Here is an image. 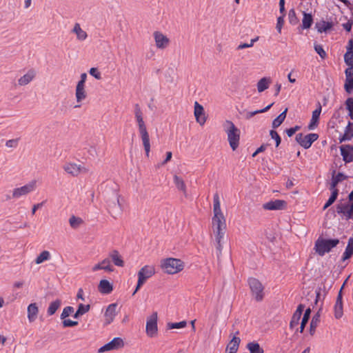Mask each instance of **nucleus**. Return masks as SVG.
I'll return each mask as SVG.
<instances>
[{"label":"nucleus","mask_w":353,"mask_h":353,"mask_svg":"<svg viewBox=\"0 0 353 353\" xmlns=\"http://www.w3.org/2000/svg\"><path fill=\"white\" fill-rule=\"evenodd\" d=\"M123 347V340L120 337H115L111 341L101 347L98 352L101 353L110 350H119Z\"/></svg>","instance_id":"14"},{"label":"nucleus","mask_w":353,"mask_h":353,"mask_svg":"<svg viewBox=\"0 0 353 353\" xmlns=\"http://www.w3.org/2000/svg\"><path fill=\"white\" fill-rule=\"evenodd\" d=\"M213 213L212 228L215 239H223L226 230V221L221 212L219 196L217 193L213 197Z\"/></svg>","instance_id":"1"},{"label":"nucleus","mask_w":353,"mask_h":353,"mask_svg":"<svg viewBox=\"0 0 353 353\" xmlns=\"http://www.w3.org/2000/svg\"><path fill=\"white\" fill-rule=\"evenodd\" d=\"M271 83L270 78L263 77L257 83V90L259 92H262L268 88Z\"/></svg>","instance_id":"31"},{"label":"nucleus","mask_w":353,"mask_h":353,"mask_svg":"<svg viewBox=\"0 0 353 353\" xmlns=\"http://www.w3.org/2000/svg\"><path fill=\"white\" fill-rule=\"evenodd\" d=\"M353 138V123L348 122L347 125L345 128V133L342 138L340 139V142L345 140H350Z\"/></svg>","instance_id":"30"},{"label":"nucleus","mask_w":353,"mask_h":353,"mask_svg":"<svg viewBox=\"0 0 353 353\" xmlns=\"http://www.w3.org/2000/svg\"><path fill=\"white\" fill-rule=\"evenodd\" d=\"M27 312L29 322H34L37 319L39 313V308L37 303H30L28 306Z\"/></svg>","instance_id":"22"},{"label":"nucleus","mask_w":353,"mask_h":353,"mask_svg":"<svg viewBox=\"0 0 353 353\" xmlns=\"http://www.w3.org/2000/svg\"><path fill=\"white\" fill-rule=\"evenodd\" d=\"M109 259H111L113 263L118 267H123L125 265L124 261L122 259V256L119 254V251L117 250H114L111 251L109 254Z\"/></svg>","instance_id":"21"},{"label":"nucleus","mask_w":353,"mask_h":353,"mask_svg":"<svg viewBox=\"0 0 353 353\" xmlns=\"http://www.w3.org/2000/svg\"><path fill=\"white\" fill-rule=\"evenodd\" d=\"M100 270H103L108 272H112L114 271V268L111 265V261L109 258L104 259L100 263L95 264L92 268L93 272H96Z\"/></svg>","instance_id":"19"},{"label":"nucleus","mask_w":353,"mask_h":353,"mask_svg":"<svg viewBox=\"0 0 353 353\" xmlns=\"http://www.w3.org/2000/svg\"><path fill=\"white\" fill-rule=\"evenodd\" d=\"M161 267L165 273L174 274L183 270L184 263L181 259L168 258L161 261Z\"/></svg>","instance_id":"5"},{"label":"nucleus","mask_w":353,"mask_h":353,"mask_svg":"<svg viewBox=\"0 0 353 353\" xmlns=\"http://www.w3.org/2000/svg\"><path fill=\"white\" fill-rule=\"evenodd\" d=\"M335 171L333 172L332 181L330 183V190L331 191H334V190H338L336 187L339 183L341 182L343 180L347 179V176L345 175L342 172H339L336 175H334Z\"/></svg>","instance_id":"24"},{"label":"nucleus","mask_w":353,"mask_h":353,"mask_svg":"<svg viewBox=\"0 0 353 353\" xmlns=\"http://www.w3.org/2000/svg\"><path fill=\"white\" fill-rule=\"evenodd\" d=\"M287 112H281V113L273 120L272 128H276L281 125L286 117Z\"/></svg>","instance_id":"38"},{"label":"nucleus","mask_w":353,"mask_h":353,"mask_svg":"<svg viewBox=\"0 0 353 353\" xmlns=\"http://www.w3.org/2000/svg\"><path fill=\"white\" fill-rule=\"evenodd\" d=\"M334 24L332 21L330 22L321 20L315 23V28L319 33L327 32L332 28Z\"/></svg>","instance_id":"23"},{"label":"nucleus","mask_w":353,"mask_h":353,"mask_svg":"<svg viewBox=\"0 0 353 353\" xmlns=\"http://www.w3.org/2000/svg\"><path fill=\"white\" fill-rule=\"evenodd\" d=\"M270 135L271 136V138L274 139L276 141V147H278L279 144L281 143V139L279 136V134L277 133L276 131L272 130L270 132Z\"/></svg>","instance_id":"52"},{"label":"nucleus","mask_w":353,"mask_h":353,"mask_svg":"<svg viewBox=\"0 0 353 353\" xmlns=\"http://www.w3.org/2000/svg\"><path fill=\"white\" fill-rule=\"evenodd\" d=\"M108 211L111 215L116 218L115 215H120L123 212V205L120 202V195L116 193L112 199L107 201Z\"/></svg>","instance_id":"9"},{"label":"nucleus","mask_w":353,"mask_h":353,"mask_svg":"<svg viewBox=\"0 0 353 353\" xmlns=\"http://www.w3.org/2000/svg\"><path fill=\"white\" fill-rule=\"evenodd\" d=\"M19 138L10 139L6 141V145L10 148H15L18 146Z\"/></svg>","instance_id":"54"},{"label":"nucleus","mask_w":353,"mask_h":353,"mask_svg":"<svg viewBox=\"0 0 353 353\" xmlns=\"http://www.w3.org/2000/svg\"><path fill=\"white\" fill-rule=\"evenodd\" d=\"M248 284L251 290L252 294L254 296L256 301H262L264 296V288L262 283L255 278H250L248 279Z\"/></svg>","instance_id":"8"},{"label":"nucleus","mask_w":353,"mask_h":353,"mask_svg":"<svg viewBox=\"0 0 353 353\" xmlns=\"http://www.w3.org/2000/svg\"><path fill=\"white\" fill-rule=\"evenodd\" d=\"M314 50L321 59H324L326 57L327 54L321 45L314 44Z\"/></svg>","instance_id":"49"},{"label":"nucleus","mask_w":353,"mask_h":353,"mask_svg":"<svg viewBox=\"0 0 353 353\" xmlns=\"http://www.w3.org/2000/svg\"><path fill=\"white\" fill-rule=\"evenodd\" d=\"M341 154L343 157V160L345 163H350L353 161V145H343L340 147Z\"/></svg>","instance_id":"18"},{"label":"nucleus","mask_w":353,"mask_h":353,"mask_svg":"<svg viewBox=\"0 0 353 353\" xmlns=\"http://www.w3.org/2000/svg\"><path fill=\"white\" fill-rule=\"evenodd\" d=\"M187 325V322L185 321H182L178 323H168V327L169 329H179L185 327Z\"/></svg>","instance_id":"48"},{"label":"nucleus","mask_w":353,"mask_h":353,"mask_svg":"<svg viewBox=\"0 0 353 353\" xmlns=\"http://www.w3.org/2000/svg\"><path fill=\"white\" fill-rule=\"evenodd\" d=\"M86 78H87V74L86 73H82L81 74V80L78 82L77 86H81V87H84V84H85V80H86Z\"/></svg>","instance_id":"60"},{"label":"nucleus","mask_w":353,"mask_h":353,"mask_svg":"<svg viewBox=\"0 0 353 353\" xmlns=\"http://www.w3.org/2000/svg\"><path fill=\"white\" fill-rule=\"evenodd\" d=\"M98 289L101 293L104 294H108L113 290L112 285L106 279H103L99 282Z\"/></svg>","instance_id":"26"},{"label":"nucleus","mask_w":353,"mask_h":353,"mask_svg":"<svg viewBox=\"0 0 353 353\" xmlns=\"http://www.w3.org/2000/svg\"><path fill=\"white\" fill-rule=\"evenodd\" d=\"M347 110H353V98H348L345 101Z\"/></svg>","instance_id":"59"},{"label":"nucleus","mask_w":353,"mask_h":353,"mask_svg":"<svg viewBox=\"0 0 353 353\" xmlns=\"http://www.w3.org/2000/svg\"><path fill=\"white\" fill-rule=\"evenodd\" d=\"M321 112H312V119L307 126L308 130H312L317 128Z\"/></svg>","instance_id":"29"},{"label":"nucleus","mask_w":353,"mask_h":353,"mask_svg":"<svg viewBox=\"0 0 353 353\" xmlns=\"http://www.w3.org/2000/svg\"><path fill=\"white\" fill-rule=\"evenodd\" d=\"M301 315L297 313L294 312L293 314V315L292 316V319H291V321L290 322V327L291 329H293L294 327L298 325V324L299 323V320L301 319Z\"/></svg>","instance_id":"47"},{"label":"nucleus","mask_w":353,"mask_h":353,"mask_svg":"<svg viewBox=\"0 0 353 353\" xmlns=\"http://www.w3.org/2000/svg\"><path fill=\"white\" fill-rule=\"evenodd\" d=\"M347 52L344 54V61L348 66H353V50L352 47H346Z\"/></svg>","instance_id":"34"},{"label":"nucleus","mask_w":353,"mask_h":353,"mask_svg":"<svg viewBox=\"0 0 353 353\" xmlns=\"http://www.w3.org/2000/svg\"><path fill=\"white\" fill-rule=\"evenodd\" d=\"M339 243L340 241L338 239H327L321 236L316 240L314 250L316 254L323 256L336 247Z\"/></svg>","instance_id":"3"},{"label":"nucleus","mask_w":353,"mask_h":353,"mask_svg":"<svg viewBox=\"0 0 353 353\" xmlns=\"http://www.w3.org/2000/svg\"><path fill=\"white\" fill-rule=\"evenodd\" d=\"M61 305V301L60 299H56L51 302L47 310V313L49 316L53 315L57 310L59 308Z\"/></svg>","instance_id":"33"},{"label":"nucleus","mask_w":353,"mask_h":353,"mask_svg":"<svg viewBox=\"0 0 353 353\" xmlns=\"http://www.w3.org/2000/svg\"><path fill=\"white\" fill-rule=\"evenodd\" d=\"M288 19L290 23L292 25H296L299 22V19L296 17L295 10L294 9H291L288 12Z\"/></svg>","instance_id":"45"},{"label":"nucleus","mask_w":353,"mask_h":353,"mask_svg":"<svg viewBox=\"0 0 353 353\" xmlns=\"http://www.w3.org/2000/svg\"><path fill=\"white\" fill-rule=\"evenodd\" d=\"M353 255V237H350L348 240L347 245L343 254L342 260L345 261L352 257Z\"/></svg>","instance_id":"28"},{"label":"nucleus","mask_w":353,"mask_h":353,"mask_svg":"<svg viewBox=\"0 0 353 353\" xmlns=\"http://www.w3.org/2000/svg\"><path fill=\"white\" fill-rule=\"evenodd\" d=\"M310 312H311V310L310 308H307L305 312L303 317L302 318L300 330H299V332L301 333H302L303 332L305 326L307 324V323L310 319Z\"/></svg>","instance_id":"42"},{"label":"nucleus","mask_w":353,"mask_h":353,"mask_svg":"<svg viewBox=\"0 0 353 353\" xmlns=\"http://www.w3.org/2000/svg\"><path fill=\"white\" fill-rule=\"evenodd\" d=\"M224 132L227 134L228 141L232 150H236L239 145L240 130L231 121L226 120L223 123Z\"/></svg>","instance_id":"2"},{"label":"nucleus","mask_w":353,"mask_h":353,"mask_svg":"<svg viewBox=\"0 0 353 353\" xmlns=\"http://www.w3.org/2000/svg\"><path fill=\"white\" fill-rule=\"evenodd\" d=\"M37 188V181L32 180L20 188H14L12 191V198H19L33 192Z\"/></svg>","instance_id":"11"},{"label":"nucleus","mask_w":353,"mask_h":353,"mask_svg":"<svg viewBox=\"0 0 353 353\" xmlns=\"http://www.w3.org/2000/svg\"><path fill=\"white\" fill-rule=\"evenodd\" d=\"M174 183L179 190L182 191L184 194L186 193V186L182 178L178 176L177 175H174Z\"/></svg>","instance_id":"35"},{"label":"nucleus","mask_w":353,"mask_h":353,"mask_svg":"<svg viewBox=\"0 0 353 353\" xmlns=\"http://www.w3.org/2000/svg\"><path fill=\"white\" fill-rule=\"evenodd\" d=\"M259 37H256L254 39H251L250 43H241L240 45L238 46L237 50H241V49H243V48L252 47L254 46V43L256 41H257L259 40Z\"/></svg>","instance_id":"51"},{"label":"nucleus","mask_w":353,"mask_h":353,"mask_svg":"<svg viewBox=\"0 0 353 353\" xmlns=\"http://www.w3.org/2000/svg\"><path fill=\"white\" fill-rule=\"evenodd\" d=\"M90 309V305L89 304L88 305H83L82 303H80L78 306V311L83 315L88 312Z\"/></svg>","instance_id":"55"},{"label":"nucleus","mask_w":353,"mask_h":353,"mask_svg":"<svg viewBox=\"0 0 353 353\" xmlns=\"http://www.w3.org/2000/svg\"><path fill=\"white\" fill-rule=\"evenodd\" d=\"M345 82L344 85V88L345 91L350 94L353 90V77L349 76L348 74H345Z\"/></svg>","instance_id":"41"},{"label":"nucleus","mask_w":353,"mask_h":353,"mask_svg":"<svg viewBox=\"0 0 353 353\" xmlns=\"http://www.w3.org/2000/svg\"><path fill=\"white\" fill-rule=\"evenodd\" d=\"M319 321L318 318L313 317L310 325V333L311 335H313L315 332L317 322Z\"/></svg>","instance_id":"53"},{"label":"nucleus","mask_w":353,"mask_h":353,"mask_svg":"<svg viewBox=\"0 0 353 353\" xmlns=\"http://www.w3.org/2000/svg\"><path fill=\"white\" fill-rule=\"evenodd\" d=\"M331 211H332L333 214L336 212L338 214L341 215L346 220L352 219H353V202L341 200L335 205V210L330 208L328 212Z\"/></svg>","instance_id":"6"},{"label":"nucleus","mask_w":353,"mask_h":353,"mask_svg":"<svg viewBox=\"0 0 353 353\" xmlns=\"http://www.w3.org/2000/svg\"><path fill=\"white\" fill-rule=\"evenodd\" d=\"M72 32L77 35V38L79 41H84L86 39L88 34L85 31L82 30L79 23H76Z\"/></svg>","instance_id":"27"},{"label":"nucleus","mask_w":353,"mask_h":353,"mask_svg":"<svg viewBox=\"0 0 353 353\" xmlns=\"http://www.w3.org/2000/svg\"><path fill=\"white\" fill-rule=\"evenodd\" d=\"M74 312V308L72 306H67L63 308V312L61 314V319H65L69 316Z\"/></svg>","instance_id":"50"},{"label":"nucleus","mask_w":353,"mask_h":353,"mask_svg":"<svg viewBox=\"0 0 353 353\" xmlns=\"http://www.w3.org/2000/svg\"><path fill=\"white\" fill-rule=\"evenodd\" d=\"M194 114L196 121L201 125H203L208 118V115L205 114V112H194Z\"/></svg>","instance_id":"39"},{"label":"nucleus","mask_w":353,"mask_h":353,"mask_svg":"<svg viewBox=\"0 0 353 353\" xmlns=\"http://www.w3.org/2000/svg\"><path fill=\"white\" fill-rule=\"evenodd\" d=\"M82 223L83 220L81 218L76 217L74 215H72L69 219L70 225L74 229L79 228Z\"/></svg>","instance_id":"43"},{"label":"nucleus","mask_w":353,"mask_h":353,"mask_svg":"<svg viewBox=\"0 0 353 353\" xmlns=\"http://www.w3.org/2000/svg\"><path fill=\"white\" fill-rule=\"evenodd\" d=\"M35 76L36 72L32 69L29 70L26 74L19 79L18 83L20 85H26L31 82Z\"/></svg>","instance_id":"25"},{"label":"nucleus","mask_w":353,"mask_h":353,"mask_svg":"<svg viewBox=\"0 0 353 353\" xmlns=\"http://www.w3.org/2000/svg\"><path fill=\"white\" fill-rule=\"evenodd\" d=\"M117 307V303H111L110 304L104 313V325H110L111 323L113 322L115 316L117 314V312L116 311Z\"/></svg>","instance_id":"15"},{"label":"nucleus","mask_w":353,"mask_h":353,"mask_svg":"<svg viewBox=\"0 0 353 353\" xmlns=\"http://www.w3.org/2000/svg\"><path fill=\"white\" fill-rule=\"evenodd\" d=\"M63 169L72 176H77L81 173H87L88 172V169L85 167L74 163H66L63 165Z\"/></svg>","instance_id":"13"},{"label":"nucleus","mask_w":353,"mask_h":353,"mask_svg":"<svg viewBox=\"0 0 353 353\" xmlns=\"http://www.w3.org/2000/svg\"><path fill=\"white\" fill-rule=\"evenodd\" d=\"M157 312H154L147 319L145 332L150 337H154L157 334Z\"/></svg>","instance_id":"12"},{"label":"nucleus","mask_w":353,"mask_h":353,"mask_svg":"<svg viewBox=\"0 0 353 353\" xmlns=\"http://www.w3.org/2000/svg\"><path fill=\"white\" fill-rule=\"evenodd\" d=\"M247 348L249 350L250 353H263L264 351L258 343L251 342L247 345Z\"/></svg>","instance_id":"36"},{"label":"nucleus","mask_w":353,"mask_h":353,"mask_svg":"<svg viewBox=\"0 0 353 353\" xmlns=\"http://www.w3.org/2000/svg\"><path fill=\"white\" fill-rule=\"evenodd\" d=\"M283 23H284V14L282 16H280L277 18V23H276V28L279 33L281 32V29H282Z\"/></svg>","instance_id":"56"},{"label":"nucleus","mask_w":353,"mask_h":353,"mask_svg":"<svg viewBox=\"0 0 353 353\" xmlns=\"http://www.w3.org/2000/svg\"><path fill=\"white\" fill-rule=\"evenodd\" d=\"M239 334V332L238 330L235 332L234 335L227 345L225 353H236L237 352L241 339L239 337H236L235 335Z\"/></svg>","instance_id":"20"},{"label":"nucleus","mask_w":353,"mask_h":353,"mask_svg":"<svg viewBox=\"0 0 353 353\" xmlns=\"http://www.w3.org/2000/svg\"><path fill=\"white\" fill-rule=\"evenodd\" d=\"M153 36L157 48L165 49L168 46L170 39L163 33L156 31L154 32Z\"/></svg>","instance_id":"17"},{"label":"nucleus","mask_w":353,"mask_h":353,"mask_svg":"<svg viewBox=\"0 0 353 353\" xmlns=\"http://www.w3.org/2000/svg\"><path fill=\"white\" fill-rule=\"evenodd\" d=\"M76 97L77 99V101H80L82 99H84L85 98L84 87H81V86L76 87Z\"/></svg>","instance_id":"46"},{"label":"nucleus","mask_w":353,"mask_h":353,"mask_svg":"<svg viewBox=\"0 0 353 353\" xmlns=\"http://www.w3.org/2000/svg\"><path fill=\"white\" fill-rule=\"evenodd\" d=\"M304 307H305L303 304H299L297 307L296 310L294 312L301 315L304 310Z\"/></svg>","instance_id":"63"},{"label":"nucleus","mask_w":353,"mask_h":353,"mask_svg":"<svg viewBox=\"0 0 353 353\" xmlns=\"http://www.w3.org/2000/svg\"><path fill=\"white\" fill-rule=\"evenodd\" d=\"M287 203L284 200L276 199L270 201L263 205V208L267 210H280L286 208Z\"/></svg>","instance_id":"16"},{"label":"nucleus","mask_w":353,"mask_h":353,"mask_svg":"<svg viewBox=\"0 0 353 353\" xmlns=\"http://www.w3.org/2000/svg\"><path fill=\"white\" fill-rule=\"evenodd\" d=\"M135 118L139 127V131L145 152V155L148 157L150 152V137L143 120L142 112H136Z\"/></svg>","instance_id":"4"},{"label":"nucleus","mask_w":353,"mask_h":353,"mask_svg":"<svg viewBox=\"0 0 353 353\" xmlns=\"http://www.w3.org/2000/svg\"><path fill=\"white\" fill-rule=\"evenodd\" d=\"M334 309L335 318L337 319L341 318L343 314V303H335Z\"/></svg>","instance_id":"44"},{"label":"nucleus","mask_w":353,"mask_h":353,"mask_svg":"<svg viewBox=\"0 0 353 353\" xmlns=\"http://www.w3.org/2000/svg\"><path fill=\"white\" fill-rule=\"evenodd\" d=\"M223 239H215V241L216 242V250L219 251V254H221L222 251V245H221V240Z\"/></svg>","instance_id":"62"},{"label":"nucleus","mask_w":353,"mask_h":353,"mask_svg":"<svg viewBox=\"0 0 353 353\" xmlns=\"http://www.w3.org/2000/svg\"><path fill=\"white\" fill-rule=\"evenodd\" d=\"M345 74L353 77V66H350L345 70Z\"/></svg>","instance_id":"64"},{"label":"nucleus","mask_w":353,"mask_h":353,"mask_svg":"<svg viewBox=\"0 0 353 353\" xmlns=\"http://www.w3.org/2000/svg\"><path fill=\"white\" fill-rule=\"evenodd\" d=\"M155 273V269L152 265H145L138 272V281L135 290L132 293L134 296L140 288L145 283L147 279L152 277Z\"/></svg>","instance_id":"7"},{"label":"nucleus","mask_w":353,"mask_h":353,"mask_svg":"<svg viewBox=\"0 0 353 353\" xmlns=\"http://www.w3.org/2000/svg\"><path fill=\"white\" fill-rule=\"evenodd\" d=\"M62 323H63V327H73V326H75V325H78V322L77 321H72L70 319H63Z\"/></svg>","instance_id":"57"},{"label":"nucleus","mask_w":353,"mask_h":353,"mask_svg":"<svg viewBox=\"0 0 353 353\" xmlns=\"http://www.w3.org/2000/svg\"><path fill=\"white\" fill-rule=\"evenodd\" d=\"M319 135L316 133H310L307 135H303L302 133H299L296 135V142L305 149H308L311 147L312 144L318 139Z\"/></svg>","instance_id":"10"},{"label":"nucleus","mask_w":353,"mask_h":353,"mask_svg":"<svg viewBox=\"0 0 353 353\" xmlns=\"http://www.w3.org/2000/svg\"><path fill=\"white\" fill-rule=\"evenodd\" d=\"M313 22V17L311 14L303 12V18L302 19V28L308 29L311 27Z\"/></svg>","instance_id":"32"},{"label":"nucleus","mask_w":353,"mask_h":353,"mask_svg":"<svg viewBox=\"0 0 353 353\" xmlns=\"http://www.w3.org/2000/svg\"><path fill=\"white\" fill-rule=\"evenodd\" d=\"M352 25H353V21L349 20L347 23H343L342 26H343V28L347 32H350L352 30Z\"/></svg>","instance_id":"61"},{"label":"nucleus","mask_w":353,"mask_h":353,"mask_svg":"<svg viewBox=\"0 0 353 353\" xmlns=\"http://www.w3.org/2000/svg\"><path fill=\"white\" fill-rule=\"evenodd\" d=\"M50 254L48 251L44 250L40 253L39 255L35 259V263L37 264L42 263L43 261L50 259Z\"/></svg>","instance_id":"40"},{"label":"nucleus","mask_w":353,"mask_h":353,"mask_svg":"<svg viewBox=\"0 0 353 353\" xmlns=\"http://www.w3.org/2000/svg\"><path fill=\"white\" fill-rule=\"evenodd\" d=\"M339 194V190H334V191H332L331 196H330L329 199L327 201V202L325 203L323 210H326L328 207H330L331 205H332L334 201L336 200L337 196Z\"/></svg>","instance_id":"37"},{"label":"nucleus","mask_w":353,"mask_h":353,"mask_svg":"<svg viewBox=\"0 0 353 353\" xmlns=\"http://www.w3.org/2000/svg\"><path fill=\"white\" fill-rule=\"evenodd\" d=\"M90 74L93 76L97 79H101V74L98 71L97 68H90L89 71Z\"/></svg>","instance_id":"58"}]
</instances>
